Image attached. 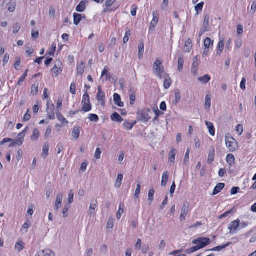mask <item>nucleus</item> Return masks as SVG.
I'll list each match as a JSON object with an SVG mask.
<instances>
[{"label":"nucleus","mask_w":256,"mask_h":256,"mask_svg":"<svg viewBox=\"0 0 256 256\" xmlns=\"http://www.w3.org/2000/svg\"><path fill=\"white\" fill-rule=\"evenodd\" d=\"M153 72L154 74L160 79H162L164 76H168V74L164 72L162 61L158 59H156L153 64Z\"/></svg>","instance_id":"1"},{"label":"nucleus","mask_w":256,"mask_h":256,"mask_svg":"<svg viewBox=\"0 0 256 256\" xmlns=\"http://www.w3.org/2000/svg\"><path fill=\"white\" fill-rule=\"evenodd\" d=\"M225 139L226 146L230 151L234 152L238 148L236 140L229 134L226 136Z\"/></svg>","instance_id":"2"},{"label":"nucleus","mask_w":256,"mask_h":256,"mask_svg":"<svg viewBox=\"0 0 256 256\" xmlns=\"http://www.w3.org/2000/svg\"><path fill=\"white\" fill-rule=\"evenodd\" d=\"M82 103V111L88 112L92 110V106L90 103V96L87 92H86L83 96Z\"/></svg>","instance_id":"3"},{"label":"nucleus","mask_w":256,"mask_h":256,"mask_svg":"<svg viewBox=\"0 0 256 256\" xmlns=\"http://www.w3.org/2000/svg\"><path fill=\"white\" fill-rule=\"evenodd\" d=\"M192 243L196 244L200 249L208 245L210 243V240L208 238L202 237L192 240Z\"/></svg>","instance_id":"4"},{"label":"nucleus","mask_w":256,"mask_h":256,"mask_svg":"<svg viewBox=\"0 0 256 256\" xmlns=\"http://www.w3.org/2000/svg\"><path fill=\"white\" fill-rule=\"evenodd\" d=\"M150 114H152L150 109H148L145 110H142L138 113V118L139 120L146 122L148 121L151 118Z\"/></svg>","instance_id":"5"},{"label":"nucleus","mask_w":256,"mask_h":256,"mask_svg":"<svg viewBox=\"0 0 256 256\" xmlns=\"http://www.w3.org/2000/svg\"><path fill=\"white\" fill-rule=\"evenodd\" d=\"M190 206V204L188 202L186 201L184 202L180 216V222H182L186 220V216L189 212Z\"/></svg>","instance_id":"6"},{"label":"nucleus","mask_w":256,"mask_h":256,"mask_svg":"<svg viewBox=\"0 0 256 256\" xmlns=\"http://www.w3.org/2000/svg\"><path fill=\"white\" fill-rule=\"evenodd\" d=\"M54 105L52 104L51 101L48 100L47 102V116L50 120H54L55 118V114L54 112Z\"/></svg>","instance_id":"7"},{"label":"nucleus","mask_w":256,"mask_h":256,"mask_svg":"<svg viewBox=\"0 0 256 256\" xmlns=\"http://www.w3.org/2000/svg\"><path fill=\"white\" fill-rule=\"evenodd\" d=\"M240 220H236L231 222L228 226L230 230V233L234 234L236 232V230L240 226Z\"/></svg>","instance_id":"8"},{"label":"nucleus","mask_w":256,"mask_h":256,"mask_svg":"<svg viewBox=\"0 0 256 256\" xmlns=\"http://www.w3.org/2000/svg\"><path fill=\"white\" fill-rule=\"evenodd\" d=\"M198 56H196L192 60V64L191 68V72L194 76L198 74Z\"/></svg>","instance_id":"9"},{"label":"nucleus","mask_w":256,"mask_h":256,"mask_svg":"<svg viewBox=\"0 0 256 256\" xmlns=\"http://www.w3.org/2000/svg\"><path fill=\"white\" fill-rule=\"evenodd\" d=\"M61 66L62 62L60 60H56L55 62V64L54 67L52 69V71L55 74L56 76H57L62 72V68L61 67Z\"/></svg>","instance_id":"10"},{"label":"nucleus","mask_w":256,"mask_h":256,"mask_svg":"<svg viewBox=\"0 0 256 256\" xmlns=\"http://www.w3.org/2000/svg\"><path fill=\"white\" fill-rule=\"evenodd\" d=\"M62 198L63 194L62 193H59L57 194L54 206V209L55 210L58 211V209L62 206Z\"/></svg>","instance_id":"11"},{"label":"nucleus","mask_w":256,"mask_h":256,"mask_svg":"<svg viewBox=\"0 0 256 256\" xmlns=\"http://www.w3.org/2000/svg\"><path fill=\"white\" fill-rule=\"evenodd\" d=\"M153 18L150 24V29H154L156 26L158 21V12L154 11L152 12Z\"/></svg>","instance_id":"12"},{"label":"nucleus","mask_w":256,"mask_h":256,"mask_svg":"<svg viewBox=\"0 0 256 256\" xmlns=\"http://www.w3.org/2000/svg\"><path fill=\"white\" fill-rule=\"evenodd\" d=\"M215 158V150L214 146H211L209 150V153L208 158V162L212 164Z\"/></svg>","instance_id":"13"},{"label":"nucleus","mask_w":256,"mask_h":256,"mask_svg":"<svg viewBox=\"0 0 256 256\" xmlns=\"http://www.w3.org/2000/svg\"><path fill=\"white\" fill-rule=\"evenodd\" d=\"M209 20L210 16L208 14H206L204 18L202 30L203 32L208 31L209 28Z\"/></svg>","instance_id":"14"},{"label":"nucleus","mask_w":256,"mask_h":256,"mask_svg":"<svg viewBox=\"0 0 256 256\" xmlns=\"http://www.w3.org/2000/svg\"><path fill=\"white\" fill-rule=\"evenodd\" d=\"M38 256H55L54 253L50 249H46L38 253Z\"/></svg>","instance_id":"15"},{"label":"nucleus","mask_w":256,"mask_h":256,"mask_svg":"<svg viewBox=\"0 0 256 256\" xmlns=\"http://www.w3.org/2000/svg\"><path fill=\"white\" fill-rule=\"evenodd\" d=\"M176 150L174 148L172 149L169 153L168 162L170 165H173L175 160V156L176 154Z\"/></svg>","instance_id":"16"},{"label":"nucleus","mask_w":256,"mask_h":256,"mask_svg":"<svg viewBox=\"0 0 256 256\" xmlns=\"http://www.w3.org/2000/svg\"><path fill=\"white\" fill-rule=\"evenodd\" d=\"M97 100L102 106L105 105V94L104 92H100L97 94Z\"/></svg>","instance_id":"17"},{"label":"nucleus","mask_w":256,"mask_h":256,"mask_svg":"<svg viewBox=\"0 0 256 256\" xmlns=\"http://www.w3.org/2000/svg\"><path fill=\"white\" fill-rule=\"evenodd\" d=\"M114 99L116 105L120 107L124 106V103L121 101L120 96L118 94L115 93L114 95Z\"/></svg>","instance_id":"18"},{"label":"nucleus","mask_w":256,"mask_h":256,"mask_svg":"<svg viewBox=\"0 0 256 256\" xmlns=\"http://www.w3.org/2000/svg\"><path fill=\"white\" fill-rule=\"evenodd\" d=\"M162 78L164 80V87L165 89H168L170 88L172 84L170 78L169 76V75L168 74V76H164L162 77Z\"/></svg>","instance_id":"19"},{"label":"nucleus","mask_w":256,"mask_h":256,"mask_svg":"<svg viewBox=\"0 0 256 256\" xmlns=\"http://www.w3.org/2000/svg\"><path fill=\"white\" fill-rule=\"evenodd\" d=\"M192 48V40L190 38L187 40L185 42L184 48V52H190Z\"/></svg>","instance_id":"20"},{"label":"nucleus","mask_w":256,"mask_h":256,"mask_svg":"<svg viewBox=\"0 0 256 256\" xmlns=\"http://www.w3.org/2000/svg\"><path fill=\"white\" fill-rule=\"evenodd\" d=\"M224 186L225 184L224 183L218 184L214 190L212 195H215L220 192L224 188Z\"/></svg>","instance_id":"21"},{"label":"nucleus","mask_w":256,"mask_h":256,"mask_svg":"<svg viewBox=\"0 0 256 256\" xmlns=\"http://www.w3.org/2000/svg\"><path fill=\"white\" fill-rule=\"evenodd\" d=\"M210 76L208 74H205L204 76L198 78V80L202 84H206L210 80Z\"/></svg>","instance_id":"22"},{"label":"nucleus","mask_w":256,"mask_h":256,"mask_svg":"<svg viewBox=\"0 0 256 256\" xmlns=\"http://www.w3.org/2000/svg\"><path fill=\"white\" fill-rule=\"evenodd\" d=\"M211 106V96L210 94H207L206 96L204 102V107L207 110H209Z\"/></svg>","instance_id":"23"},{"label":"nucleus","mask_w":256,"mask_h":256,"mask_svg":"<svg viewBox=\"0 0 256 256\" xmlns=\"http://www.w3.org/2000/svg\"><path fill=\"white\" fill-rule=\"evenodd\" d=\"M49 144L48 142H46L44 144L43 148H42V156H43L44 158H46V157L48 154V151H49Z\"/></svg>","instance_id":"24"},{"label":"nucleus","mask_w":256,"mask_h":256,"mask_svg":"<svg viewBox=\"0 0 256 256\" xmlns=\"http://www.w3.org/2000/svg\"><path fill=\"white\" fill-rule=\"evenodd\" d=\"M144 53V43L143 40H141L138 44V58H142L143 57Z\"/></svg>","instance_id":"25"},{"label":"nucleus","mask_w":256,"mask_h":256,"mask_svg":"<svg viewBox=\"0 0 256 256\" xmlns=\"http://www.w3.org/2000/svg\"><path fill=\"white\" fill-rule=\"evenodd\" d=\"M111 119L115 122H120L123 121V118L122 116L117 112H114L111 116Z\"/></svg>","instance_id":"26"},{"label":"nucleus","mask_w":256,"mask_h":256,"mask_svg":"<svg viewBox=\"0 0 256 256\" xmlns=\"http://www.w3.org/2000/svg\"><path fill=\"white\" fill-rule=\"evenodd\" d=\"M168 180V172L166 171L164 172L162 176V186H165L167 184V182Z\"/></svg>","instance_id":"27"},{"label":"nucleus","mask_w":256,"mask_h":256,"mask_svg":"<svg viewBox=\"0 0 256 256\" xmlns=\"http://www.w3.org/2000/svg\"><path fill=\"white\" fill-rule=\"evenodd\" d=\"M96 204L91 203L89 210L88 211V214L90 216H94L96 214Z\"/></svg>","instance_id":"28"},{"label":"nucleus","mask_w":256,"mask_h":256,"mask_svg":"<svg viewBox=\"0 0 256 256\" xmlns=\"http://www.w3.org/2000/svg\"><path fill=\"white\" fill-rule=\"evenodd\" d=\"M40 133L38 130L35 128L32 132V134L31 136V140H37L40 136Z\"/></svg>","instance_id":"29"},{"label":"nucleus","mask_w":256,"mask_h":256,"mask_svg":"<svg viewBox=\"0 0 256 256\" xmlns=\"http://www.w3.org/2000/svg\"><path fill=\"white\" fill-rule=\"evenodd\" d=\"M206 124L209 130L210 134L212 136H214L215 134V131L214 128L213 126V124L210 122H208L207 121L206 122Z\"/></svg>","instance_id":"30"},{"label":"nucleus","mask_w":256,"mask_h":256,"mask_svg":"<svg viewBox=\"0 0 256 256\" xmlns=\"http://www.w3.org/2000/svg\"><path fill=\"white\" fill-rule=\"evenodd\" d=\"M80 128L78 126H75L72 132V136L75 139H78L80 136Z\"/></svg>","instance_id":"31"},{"label":"nucleus","mask_w":256,"mask_h":256,"mask_svg":"<svg viewBox=\"0 0 256 256\" xmlns=\"http://www.w3.org/2000/svg\"><path fill=\"white\" fill-rule=\"evenodd\" d=\"M226 162L230 166H232L235 162V158L232 154H228L226 156Z\"/></svg>","instance_id":"32"},{"label":"nucleus","mask_w":256,"mask_h":256,"mask_svg":"<svg viewBox=\"0 0 256 256\" xmlns=\"http://www.w3.org/2000/svg\"><path fill=\"white\" fill-rule=\"evenodd\" d=\"M130 104L131 105H133L136 100V92L134 91V90L132 88L130 90Z\"/></svg>","instance_id":"33"},{"label":"nucleus","mask_w":256,"mask_h":256,"mask_svg":"<svg viewBox=\"0 0 256 256\" xmlns=\"http://www.w3.org/2000/svg\"><path fill=\"white\" fill-rule=\"evenodd\" d=\"M74 24L76 26L78 25V24L80 22L82 16L80 14H78L76 13H74Z\"/></svg>","instance_id":"34"},{"label":"nucleus","mask_w":256,"mask_h":256,"mask_svg":"<svg viewBox=\"0 0 256 256\" xmlns=\"http://www.w3.org/2000/svg\"><path fill=\"white\" fill-rule=\"evenodd\" d=\"M123 175L122 174H118L117 177V179L115 182V186L117 188H119L122 184V181L123 179Z\"/></svg>","instance_id":"35"},{"label":"nucleus","mask_w":256,"mask_h":256,"mask_svg":"<svg viewBox=\"0 0 256 256\" xmlns=\"http://www.w3.org/2000/svg\"><path fill=\"white\" fill-rule=\"evenodd\" d=\"M86 8V3L84 2H81L76 6V10L78 12H82L85 10Z\"/></svg>","instance_id":"36"},{"label":"nucleus","mask_w":256,"mask_h":256,"mask_svg":"<svg viewBox=\"0 0 256 256\" xmlns=\"http://www.w3.org/2000/svg\"><path fill=\"white\" fill-rule=\"evenodd\" d=\"M224 48V41L221 40L218 44L217 54L220 55Z\"/></svg>","instance_id":"37"},{"label":"nucleus","mask_w":256,"mask_h":256,"mask_svg":"<svg viewBox=\"0 0 256 256\" xmlns=\"http://www.w3.org/2000/svg\"><path fill=\"white\" fill-rule=\"evenodd\" d=\"M56 117L58 120L62 124L68 123V122L66 118H65L60 112H56Z\"/></svg>","instance_id":"38"},{"label":"nucleus","mask_w":256,"mask_h":256,"mask_svg":"<svg viewBox=\"0 0 256 256\" xmlns=\"http://www.w3.org/2000/svg\"><path fill=\"white\" fill-rule=\"evenodd\" d=\"M230 244V242H228L226 244H224L222 246H220L214 247L213 248L211 249L210 250L219 252V251H220L224 249V248H226L227 246H229V245Z\"/></svg>","instance_id":"39"},{"label":"nucleus","mask_w":256,"mask_h":256,"mask_svg":"<svg viewBox=\"0 0 256 256\" xmlns=\"http://www.w3.org/2000/svg\"><path fill=\"white\" fill-rule=\"evenodd\" d=\"M204 6V2H200L195 6L194 9L196 11V15H198L199 14V12L202 10Z\"/></svg>","instance_id":"40"},{"label":"nucleus","mask_w":256,"mask_h":256,"mask_svg":"<svg viewBox=\"0 0 256 256\" xmlns=\"http://www.w3.org/2000/svg\"><path fill=\"white\" fill-rule=\"evenodd\" d=\"M184 63V59L182 56H180L178 60V70L181 72L183 69V65Z\"/></svg>","instance_id":"41"},{"label":"nucleus","mask_w":256,"mask_h":256,"mask_svg":"<svg viewBox=\"0 0 256 256\" xmlns=\"http://www.w3.org/2000/svg\"><path fill=\"white\" fill-rule=\"evenodd\" d=\"M136 124V122H134V124L130 123L128 121H125L123 124V126L124 128H126L127 130H131L134 125Z\"/></svg>","instance_id":"42"},{"label":"nucleus","mask_w":256,"mask_h":256,"mask_svg":"<svg viewBox=\"0 0 256 256\" xmlns=\"http://www.w3.org/2000/svg\"><path fill=\"white\" fill-rule=\"evenodd\" d=\"M122 204H123L122 203H120L119 209L118 210V212L116 213V218L118 220H120L124 212V210L122 208Z\"/></svg>","instance_id":"43"},{"label":"nucleus","mask_w":256,"mask_h":256,"mask_svg":"<svg viewBox=\"0 0 256 256\" xmlns=\"http://www.w3.org/2000/svg\"><path fill=\"white\" fill-rule=\"evenodd\" d=\"M214 41L212 40L210 38H206L204 41V48H210V44L212 45Z\"/></svg>","instance_id":"44"},{"label":"nucleus","mask_w":256,"mask_h":256,"mask_svg":"<svg viewBox=\"0 0 256 256\" xmlns=\"http://www.w3.org/2000/svg\"><path fill=\"white\" fill-rule=\"evenodd\" d=\"M84 63H81L80 64H79L77 67V71L78 73L82 74L84 70Z\"/></svg>","instance_id":"45"},{"label":"nucleus","mask_w":256,"mask_h":256,"mask_svg":"<svg viewBox=\"0 0 256 256\" xmlns=\"http://www.w3.org/2000/svg\"><path fill=\"white\" fill-rule=\"evenodd\" d=\"M24 248V243L22 242H19L16 243L15 245V248L18 250V252H20Z\"/></svg>","instance_id":"46"},{"label":"nucleus","mask_w":256,"mask_h":256,"mask_svg":"<svg viewBox=\"0 0 256 256\" xmlns=\"http://www.w3.org/2000/svg\"><path fill=\"white\" fill-rule=\"evenodd\" d=\"M74 193L72 190H70L68 196V202L70 204L74 202Z\"/></svg>","instance_id":"47"},{"label":"nucleus","mask_w":256,"mask_h":256,"mask_svg":"<svg viewBox=\"0 0 256 256\" xmlns=\"http://www.w3.org/2000/svg\"><path fill=\"white\" fill-rule=\"evenodd\" d=\"M114 220L112 218L110 217L108 218L106 227L108 228L112 229L114 226Z\"/></svg>","instance_id":"48"},{"label":"nucleus","mask_w":256,"mask_h":256,"mask_svg":"<svg viewBox=\"0 0 256 256\" xmlns=\"http://www.w3.org/2000/svg\"><path fill=\"white\" fill-rule=\"evenodd\" d=\"M141 186L140 184H138L136 186V188L135 192V194L134 196L136 198H139V194L140 192Z\"/></svg>","instance_id":"49"},{"label":"nucleus","mask_w":256,"mask_h":256,"mask_svg":"<svg viewBox=\"0 0 256 256\" xmlns=\"http://www.w3.org/2000/svg\"><path fill=\"white\" fill-rule=\"evenodd\" d=\"M88 118L90 121L94 122H97L99 120L98 116L96 114H89Z\"/></svg>","instance_id":"50"},{"label":"nucleus","mask_w":256,"mask_h":256,"mask_svg":"<svg viewBox=\"0 0 256 256\" xmlns=\"http://www.w3.org/2000/svg\"><path fill=\"white\" fill-rule=\"evenodd\" d=\"M154 189L150 190L148 194V200L152 202L154 200Z\"/></svg>","instance_id":"51"},{"label":"nucleus","mask_w":256,"mask_h":256,"mask_svg":"<svg viewBox=\"0 0 256 256\" xmlns=\"http://www.w3.org/2000/svg\"><path fill=\"white\" fill-rule=\"evenodd\" d=\"M22 141L21 140H18V139L16 140H14L13 142H12V143L10 144V146H20L22 144Z\"/></svg>","instance_id":"52"},{"label":"nucleus","mask_w":256,"mask_h":256,"mask_svg":"<svg viewBox=\"0 0 256 256\" xmlns=\"http://www.w3.org/2000/svg\"><path fill=\"white\" fill-rule=\"evenodd\" d=\"M20 28V26L18 24H16L12 27V32L14 34H16L18 32Z\"/></svg>","instance_id":"53"},{"label":"nucleus","mask_w":256,"mask_h":256,"mask_svg":"<svg viewBox=\"0 0 256 256\" xmlns=\"http://www.w3.org/2000/svg\"><path fill=\"white\" fill-rule=\"evenodd\" d=\"M30 227V224L28 222L23 224L21 228V232H26Z\"/></svg>","instance_id":"54"},{"label":"nucleus","mask_w":256,"mask_h":256,"mask_svg":"<svg viewBox=\"0 0 256 256\" xmlns=\"http://www.w3.org/2000/svg\"><path fill=\"white\" fill-rule=\"evenodd\" d=\"M190 153V149L188 148L186 150V155L184 156V162L185 164H186L188 162Z\"/></svg>","instance_id":"55"},{"label":"nucleus","mask_w":256,"mask_h":256,"mask_svg":"<svg viewBox=\"0 0 256 256\" xmlns=\"http://www.w3.org/2000/svg\"><path fill=\"white\" fill-rule=\"evenodd\" d=\"M56 43L54 42L52 44L51 50L50 51V52H48V54L50 55V56H54V54L55 52L56 49Z\"/></svg>","instance_id":"56"},{"label":"nucleus","mask_w":256,"mask_h":256,"mask_svg":"<svg viewBox=\"0 0 256 256\" xmlns=\"http://www.w3.org/2000/svg\"><path fill=\"white\" fill-rule=\"evenodd\" d=\"M200 249V248H199L198 246H194L192 248H190L188 250H186V252H187L188 254H190V253L194 252L196 250H198Z\"/></svg>","instance_id":"57"},{"label":"nucleus","mask_w":256,"mask_h":256,"mask_svg":"<svg viewBox=\"0 0 256 256\" xmlns=\"http://www.w3.org/2000/svg\"><path fill=\"white\" fill-rule=\"evenodd\" d=\"M38 84H34L32 86V93L35 94L38 91Z\"/></svg>","instance_id":"58"},{"label":"nucleus","mask_w":256,"mask_h":256,"mask_svg":"<svg viewBox=\"0 0 256 256\" xmlns=\"http://www.w3.org/2000/svg\"><path fill=\"white\" fill-rule=\"evenodd\" d=\"M28 71V70H26L25 73L20 78L18 82V84L20 85L24 82V80L26 78V76H27Z\"/></svg>","instance_id":"59"},{"label":"nucleus","mask_w":256,"mask_h":256,"mask_svg":"<svg viewBox=\"0 0 256 256\" xmlns=\"http://www.w3.org/2000/svg\"><path fill=\"white\" fill-rule=\"evenodd\" d=\"M101 154L102 151L100 150V148H96L94 154V158L97 160L100 159V158Z\"/></svg>","instance_id":"60"},{"label":"nucleus","mask_w":256,"mask_h":256,"mask_svg":"<svg viewBox=\"0 0 256 256\" xmlns=\"http://www.w3.org/2000/svg\"><path fill=\"white\" fill-rule=\"evenodd\" d=\"M20 58H16V62L14 64V67L15 69L16 70H18L20 66Z\"/></svg>","instance_id":"61"},{"label":"nucleus","mask_w":256,"mask_h":256,"mask_svg":"<svg viewBox=\"0 0 256 256\" xmlns=\"http://www.w3.org/2000/svg\"><path fill=\"white\" fill-rule=\"evenodd\" d=\"M142 248V241L140 239L138 238L135 244V248L138 250H140Z\"/></svg>","instance_id":"62"},{"label":"nucleus","mask_w":256,"mask_h":256,"mask_svg":"<svg viewBox=\"0 0 256 256\" xmlns=\"http://www.w3.org/2000/svg\"><path fill=\"white\" fill-rule=\"evenodd\" d=\"M100 251L102 254H106L108 251V246L106 244H103L100 249Z\"/></svg>","instance_id":"63"},{"label":"nucleus","mask_w":256,"mask_h":256,"mask_svg":"<svg viewBox=\"0 0 256 256\" xmlns=\"http://www.w3.org/2000/svg\"><path fill=\"white\" fill-rule=\"evenodd\" d=\"M256 2H254L251 6L250 12L252 14H254L256 12Z\"/></svg>","instance_id":"64"}]
</instances>
